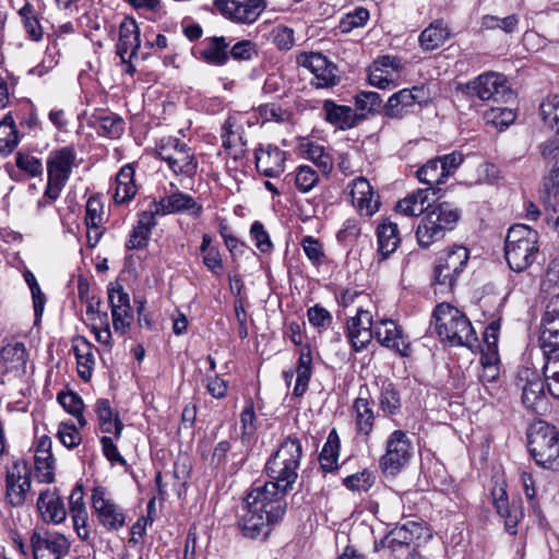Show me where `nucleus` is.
Listing matches in <instances>:
<instances>
[{
	"label": "nucleus",
	"instance_id": "obj_1",
	"mask_svg": "<svg viewBox=\"0 0 559 559\" xmlns=\"http://www.w3.org/2000/svg\"><path fill=\"white\" fill-rule=\"evenodd\" d=\"M288 492L270 480L252 488L243 499L242 513L238 520L243 537L267 538L286 514Z\"/></svg>",
	"mask_w": 559,
	"mask_h": 559
},
{
	"label": "nucleus",
	"instance_id": "obj_2",
	"mask_svg": "<svg viewBox=\"0 0 559 559\" xmlns=\"http://www.w3.org/2000/svg\"><path fill=\"white\" fill-rule=\"evenodd\" d=\"M431 324L442 342L452 346L472 347L477 342V335L468 318L448 302L436 306Z\"/></svg>",
	"mask_w": 559,
	"mask_h": 559
},
{
	"label": "nucleus",
	"instance_id": "obj_3",
	"mask_svg": "<svg viewBox=\"0 0 559 559\" xmlns=\"http://www.w3.org/2000/svg\"><path fill=\"white\" fill-rule=\"evenodd\" d=\"M302 457L301 442L297 437H287L267 460L264 471L270 481L293 490L298 478V468Z\"/></svg>",
	"mask_w": 559,
	"mask_h": 559
},
{
	"label": "nucleus",
	"instance_id": "obj_4",
	"mask_svg": "<svg viewBox=\"0 0 559 559\" xmlns=\"http://www.w3.org/2000/svg\"><path fill=\"white\" fill-rule=\"evenodd\" d=\"M538 233L527 225L516 224L509 228L504 245V255L509 267L514 272L528 269L538 255Z\"/></svg>",
	"mask_w": 559,
	"mask_h": 559
},
{
	"label": "nucleus",
	"instance_id": "obj_5",
	"mask_svg": "<svg viewBox=\"0 0 559 559\" xmlns=\"http://www.w3.org/2000/svg\"><path fill=\"white\" fill-rule=\"evenodd\" d=\"M461 217V211L452 203L440 202L427 205V212L421 217L416 237L420 247L427 248L441 240L445 233L452 230Z\"/></svg>",
	"mask_w": 559,
	"mask_h": 559
},
{
	"label": "nucleus",
	"instance_id": "obj_6",
	"mask_svg": "<svg viewBox=\"0 0 559 559\" xmlns=\"http://www.w3.org/2000/svg\"><path fill=\"white\" fill-rule=\"evenodd\" d=\"M527 448L538 466L559 471V430L539 421L527 433Z\"/></svg>",
	"mask_w": 559,
	"mask_h": 559
},
{
	"label": "nucleus",
	"instance_id": "obj_7",
	"mask_svg": "<svg viewBox=\"0 0 559 559\" xmlns=\"http://www.w3.org/2000/svg\"><path fill=\"white\" fill-rule=\"evenodd\" d=\"M540 154L552 165L544 177L540 197L547 211V221L559 230V139H550L539 146Z\"/></svg>",
	"mask_w": 559,
	"mask_h": 559
},
{
	"label": "nucleus",
	"instance_id": "obj_8",
	"mask_svg": "<svg viewBox=\"0 0 559 559\" xmlns=\"http://www.w3.org/2000/svg\"><path fill=\"white\" fill-rule=\"evenodd\" d=\"M156 155L165 162L175 176L193 178L199 163L192 148L178 138H162L156 145Z\"/></svg>",
	"mask_w": 559,
	"mask_h": 559
},
{
	"label": "nucleus",
	"instance_id": "obj_9",
	"mask_svg": "<svg viewBox=\"0 0 559 559\" xmlns=\"http://www.w3.org/2000/svg\"><path fill=\"white\" fill-rule=\"evenodd\" d=\"M456 91L468 98L477 97L484 102L495 103H507L513 96L506 76L497 72H485L474 80L460 83Z\"/></svg>",
	"mask_w": 559,
	"mask_h": 559
},
{
	"label": "nucleus",
	"instance_id": "obj_10",
	"mask_svg": "<svg viewBox=\"0 0 559 559\" xmlns=\"http://www.w3.org/2000/svg\"><path fill=\"white\" fill-rule=\"evenodd\" d=\"M469 258L467 248L453 246L443 250L436 261L433 269L435 284L440 290H451L459 275L463 272Z\"/></svg>",
	"mask_w": 559,
	"mask_h": 559
},
{
	"label": "nucleus",
	"instance_id": "obj_11",
	"mask_svg": "<svg viewBox=\"0 0 559 559\" xmlns=\"http://www.w3.org/2000/svg\"><path fill=\"white\" fill-rule=\"evenodd\" d=\"M463 160V155L457 152L438 156L423 165L416 176L420 182L427 185L426 189H429L432 194H437L441 191L439 186L456 171Z\"/></svg>",
	"mask_w": 559,
	"mask_h": 559
},
{
	"label": "nucleus",
	"instance_id": "obj_12",
	"mask_svg": "<svg viewBox=\"0 0 559 559\" xmlns=\"http://www.w3.org/2000/svg\"><path fill=\"white\" fill-rule=\"evenodd\" d=\"M412 442L403 430H394L385 442V452L379 460V467L386 476H395L411 461Z\"/></svg>",
	"mask_w": 559,
	"mask_h": 559
},
{
	"label": "nucleus",
	"instance_id": "obj_13",
	"mask_svg": "<svg viewBox=\"0 0 559 559\" xmlns=\"http://www.w3.org/2000/svg\"><path fill=\"white\" fill-rule=\"evenodd\" d=\"M32 489V478L26 461L17 460L5 472L4 501L11 508L25 506Z\"/></svg>",
	"mask_w": 559,
	"mask_h": 559
},
{
	"label": "nucleus",
	"instance_id": "obj_14",
	"mask_svg": "<svg viewBox=\"0 0 559 559\" xmlns=\"http://www.w3.org/2000/svg\"><path fill=\"white\" fill-rule=\"evenodd\" d=\"M29 542L34 559H62L71 546L66 535L44 527L35 528Z\"/></svg>",
	"mask_w": 559,
	"mask_h": 559
},
{
	"label": "nucleus",
	"instance_id": "obj_15",
	"mask_svg": "<svg viewBox=\"0 0 559 559\" xmlns=\"http://www.w3.org/2000/svg\"><path fill=\"white\" fill-rule=\"evenodd\" d=\"M297 62L313 74L311 84L318 88H329L340 82L337 67L321 52L301 53Z\"/></svg>",
	"mask_w": 559,
	"mask_h": 559
},
{
	"label": "nucleus",
	"instance_id": "obj_16",
	"mask_svg": "<svg viewBox=\"0 0 559 559\" xmlns=\"http://www.w3.org/2000/svg\"><path fill=\"white\" fill-rule=\"evenodd\" d=\"M214 7L227 19L239 24H252L266 9L265 0H215Z\"/></svg>",
	"mask_w": 559,
	"mask_h": 559
},
{
	"label": "nucleus",
	"instance_id": "obj_17",
	"mask_svg": "<svg viewBox=\"0 0 559 559\" xmlns=\"http://www.w3.org/2000/svg\"><path fill=\"white\" fill-rule=\"evenodd\" d=\"M92 507L97 514L99 523L108 531H118L124 525L123 511L106 497L104 487H95L92 491Z\"/></svg>",
	"mask_w": 559,
	"mask_h": 559
},
{
	"label": "nucleus",
	"instance_id": "obj_18",
	"mask_svg": "<svg viewBox=\"0 0 559 559\" xmlns=\"http://www.w3.org/2000/svg\"><path fill=\"white\" fill-rule=\"evenodd\" d=\"M346 336L353 350L357 353L371 343L374 336V328L369 311L359 308L357 313L347 320Z\"/></svg>",
	"mask_w": 559,
	"mask_h": 559
},
{
	"label": "nucleus",
	"instance_id": "obj_19",
	"mask_svg": "<svg viewBox=\"0 0 559 559\" xmlns=\"http://www.w3.org/2000/svg\"><path fill=\"white\" fill-rule=\"evenodd\" d=\"M255 166L265 177H280L285 170L286 153L273 144H260L254 152Z\"/></svg>",
	"mask_w": 559,
	"mask_h": 559
},
{
	"label": "nucleus",
	"instance_id": "obj_20",
	"mask_svg": "<svg viewBox=\"0 0 559 559\" xmlns=\"http://www.w3.org/2000/svg\"><path fill=\"white\" fill-rule=\"evenodd\" d=\"M423 102L424 87L403 88L389 97L383 114L388 118L402 119L415 104Z\"/></svg>",
	"mask_w": 559,
	"mask_h": 559
},
{
	"label": "nucleus",
	"instance_id": "obj_21",
	"mask_svg": "<svg viewBox=\"0 0 559 559\" xmlns=\"http://www.w3.org/2000/svg\"><path fill=\"white\" fill-rule=\"evenodd\" d=\"M374 337L384 347L393 349L402 357L411 354V344L403 330L392 320H382L374 326Z\"/></svg>",
	"mask_w": 559,
	"mask_h": 559
},
{
	"label": "nucleus",
	"instance_id": "obj_22",
	"mask_svg": "<svg viewBox=\"0 0 559 559\" xmlns=\"http://www.w3.org/2000/svg\"><path fill=\"white\" fill-rule=\"evenodd\" d=\"M324 119L340 130H349L366 119L365 114H358L349 106L338 105L331 99L323 102Z\"/></svg>",
	"mask_w": 559,
	"mask_h": 559
},
{
	"label": "nucleus",
	"instance_id": "obj_23",
	"mask_svg": "<svg viewBox=\"0 0 559 559\" xmlns=\"http://www.w3.org/2000/svg\"><path fill=\"white\" fill-rule=\"evenodd\" d=\"M228 48L229 40L225 36H210L202 40L194 55L210 66L224 67L228 62Z\"/></svg>",
	"mask_w": 559,
	"mask_h": 559
},
{
	"label": "nucleus",
	"instance_id": "obj_24",
	"mask_svg": "<svg viewBox=\"0 0 559 559\" xmlns=\"http://www.w3.org/2000/svg\"><path fill=\"white\" fill-rule=\"evenodd\" d=\"M352 412L357 437L368 443L376 421L373 403L368 399L358 396L354 400Z\"/></svg>",
	"mask_w": 559,
	"mask_h": 559
},
{
	"label": "nucleus",
	"instance_id": "obj_25",
	"mask_svg": "<svg viewBox=\"0 0 559 559\" xmlns=\"http://www.w3.org/2000/svg\"><path fill=\"white\" fill-rule=\"evenodd\" d=\"M492 496L495 508L498 514L504 520L506 531L511 535H515L518 533L516 526L524 516L522 501L518 499L510 503L502 488L498 491L495 490Z\"/></svg>",
	"mask_w": 559,
	"mask_h": 559
},
{
	"label": "nucleus",
	"instance_id": "obj_26",
	"mask_svg": "<svg viewBox=\"0 0 559 559\" xmlns=\"http://www.w3.org/2000/svg\"><path fill=\"white\" fill-rule=\"evenodd\" d=\"M35 472L40 483L51 484L55 480V457L51 452V439L43 436L35 448Z\"/></svg>",
	"mask_w": 559,
	"mask_h": 559
},
{
	"label": "nucleus",
	"instance_id": "obj_27",
	"mask_svg": "<svg viewBox=\"0 0 559 559\" xmlns=\"http://www.w3.org/2000/svg\"><path fill=\"white\" fill-rule=\"evenodd\" d=\"M140 48V31L134 20H124L119 27L117 55L123 63L130 61Z\"/></svg>",
	"mask_w": 559,
	"mask_h": 559
},
{
	"label": "nucleus",
	"instance_id": "obj_28",
	"mask_svg": "<svg viewBox=\"0 0 559 559\" xmlns=\"http://www.w3.org/2000/svg\"><path fill=\"white\" fill-rule=\"evenodd\" d=\"M158 206H160L162 214L189 213L198 218L203 213V206L193 197L181 191L160 199Z\"/></svg>",
	"mask_w": 559,
	"mask_h": 559
},
{
	"label": "nucleus",
	"instance_id": "obj_29",
	"mask_svg": "<svg viewBox=\"0 0 559 559\" xmlns=\"http://www.w3.org/2000/svg\"><path fill=\"white\" fill-rule=\"evenodd\" d=\"M75 159V151L66 146L50 153L47 160L48 177L51 180L67 181Z\"/></svg>",
	"mask_w": 559,
	"mask_h": 559
},
{
	"label": "nucleus",
	"instance_id": "obj_30",
	"mask_svg": "<svg viewBox=\"0 0 559 559\" xmlns=\"http://www.w3.org/2000/svg\"><path fill=\"white\" fill-rule=\"evenodd\" d=\"M350 195L353 203L366 216H372L379 210V201L374 199L371 185L364 177L353 180Z\"/></svg>",
	"mask_w": 559,
	"mask_h": 559
},
{
	"label": "nucleus",
	"instance_id": "obj_31",
	"mask_svg": "<svg viewBox=\"0 0 559 559\" xmlns=\"http://www.w3.org/2000/svg\"><path fill=\"white\" fill-rule=\"evenodd\" d=\"M83 485L76 484L69 496L70 513L74 530L82 540H87L90 531L87 528V510L83 501Z\"/></svg>",
	"mask_w": 559,
	"mask_h": 559
},
{
	"label": "nucleus",
	"instance_id": "obj_32",
	"mask_svg": "<svg viewBox=\"0 0 559 559\" xmlns=\"http://www.w3.org/2000/svg\"><path fill=\"white\" fill-rule=\"evenodd\" d=\"M37 508L46 523L59 524L66 520L67 510L62 499L49 489L39 493Z\"/></svg>",
	"mask_w": 559,
	"mask_h": 559
},
{
	"label": "nucleus",
	"instance_id": "obj_33",
	"mask_svg": "<svg viewBox=\"0 0 559 559\" xmlns=\"http://www.w3.org/2000/svg\"><path fill=\"white\" fill-rule=\"evenodd\" d=\"M100 429L105 433L114 432L115 439L119 440L123 430V423L121 421L119 414L111 407L109 400L98 399L94 405Z\"/></svg>",
	"mask_w": 559,
	"mask_h": 559
},
{
	"label": "nucleus",
	"instance_id": "obj_34",
	"mask_svg": "<svg viewBox=\"0 0 559 559\" xmlns=\"http://www.w3.org/2000/svg\"><path fill=\"white\" fill-rule=\"evenodd\" d=\"M134 167L132 164L122 166L116 176L114 200L117 204L130 202L136 194L134 183Z\"/></svg>",
	"mask_w": 559,
	"mask_h": 559
},
{
	"label": "nucleus",
	"instance_id": "obj_35",
	"mask_svg": "<svg viewBox=\"0 0 559 559\" xmlns=\"http://www.w3.org/2000/svg\"><path fill=\"white\" fill-rule=\"evenodd\" d=\"M539 346L543 356L559 357V320L543 316L540 324Z\"/></svg>",
	"mask_w": 559,
	"mask_h": 559
},
{
	"label": "nucleus",
	"instance_id": "obj_36",
	"mask_svg": "<svg viewBox=\"0 0 559 559\" xmlns=\"http://www.w3.org/2000/svg\"><path fill=\"white\" fill-rule=\"evenodd\" d=\"M377 238L378 253L381 260H384L397 249L401 242L397 224L390 221L381 223L377 228Z\"/></svg>",
	"mask_w": 559,
	"mask_h": 559
},
{
	"label": "nucleus",
	"instance_id": "obj_37",
	"mask_svg": "<svg viewBox=\"0 0 559 559\" xmlns=\"http://www.w3.org/2000/svg\"><path fill=\"white\" fill-rule=\"evenodd\" d=\"M340 437L336 429H332L319 455L322 472L332 473L338 468Z\"/></svg>",
	"mask_w": 559,
	"mask_h": 559
},
{
	"label": "nucleus",
	"instance_id": "obj_38",
	"mask_svg": "<svg viewBox=\"0 0 559 559\" xmlns=\"http://www.w3.org/2000/svg\"><path fill=\"white\" fill-rule=\"evenodd\" d=\"M378 403L384 416H395L401 412V394L392 381L385 380L381 383Z\"/></svg>",
	"mask_w": 559,
	"mask_h": 559
},
{
	"label": "nucleus",
	"instance_id": "obj_39",
	"mask_svg": "<svg viewBox=\"0 0 559 559\" xmlns=\"http://www.w3.org/2000/svg\"><path fill=\"white\" fill-rule=\"evenodd\" d=\"M545 386V380L538 376L533 374L532 379H526L522 392V403L527 409L537 412L539 406L544 404Z\"/></svg>",
	"mask_w": 559,
	"mask_h": 559
},
{
	"label": "nucleus",
	"instance_id": "obj_40",
	"mask_svg": "<svg viewBox=\"0 0 559 559\" xmlns=\"http://www.w3.org/2000/svg\"><path fill=\"white\" fill-rule=\"evenodd\" d=\"M450 33L442 21H435L419 35V44L424 50H435L442 46Z\"/></svg>",
	"mask_w": 559,
	"mask_h": 559
},
{
	"label": "nucleus",
	"instance_id": "obj_41",
	"mask_svg": "<svg viewBox=\"0 0 559 559\" xmlns=\"http://www.w3.org/2000/svg\"><path fill=\"white\" fill-rule=\"evenodd\" d=\"M124 120L114 112L95 117L97 133L109 139H119L124 132Z\"/></svg>",
	"mask_w": 559,
	"mask_h": 559
},
{
	"label": "nucleus",
	"instance_id": "obj_42",
	"mask_svg": "<svg viewBox=\"0 0 559 559\" xmlns=\"http://www.w3.org/2000/svg\"><path fill=\"white\" fill-rule=\"evenodd\" d=\"M429 189H418L400 200L396 204V211L406 216H416L427 212L425 203L428 201Z\"/></svg>",
	"mask_w": 559,
	"mask_h": 559
},
{
	"label": "nucleus",
	"instance_id": "obj_43",
	"mask_svg": "<svg viewBox=\"0 0 559 559\" xmlns=\"http://www.w3.org/2000/svg\"><path fill=\"white\" fill-rule=\"evenodd\" d=\"M26 356L25 345L21 342L7 344L0 349V359L5 365L7 371L24 370Z\"/></svg>",
	"mask_w": 559,
	"mask_h": 559
},
{
	"label": "nucleus",
	"instance_id": "obj_44",
	"mask_svg": "<svg viewBox=\"0 0 559 559\" xmlns=\"http://www.w3.org/2000/svg\"><path fill=\"white\" fill-rule=\"evenodd\" d=\"M285 179L289 182L294 181L301 193H307L319 182V175L312 167L301 165L294 173L286 175Z\"/></svg>",
	"mask_w": 559,
	"mask_h": 559
},
{
	"label": "nucleus",
	"instance_id": "obj_45",
	"mask_svg": "<svg viewBox=\"0 0 559 559\" xmlns=\"http://www.w3.org/2000/svg\"><path fill=\"white\" fill-rule=\"evenodd\" d=\"M19 144L17 131L11 116L0 121V154H10Z\"/></svg>",
	"mask_w": 559,
	"mask_h": 559
},
{
	"label": "nucleus",
	"instance_id": "obj_46",
	"mask_svg": "<svg viewBox=\"0 0 559 559\" xmlns=\"http://www.w3.org/2000/svg\"><path fill=\"white\" fill-rule=\"evenodd\" d=\"M544 359L543 374L546 381L545 384L549 394L559 400V356L555 358L552 355H545Z\"/></svg>",
	"mask_w": 559,
	"mask_h": 559
},
{
	"label": "nucleus",
	"instance_id": "obj_47",
	"mask_svg": "<svg viewBox=\"0 0 559 559\" xmlns=\"http://www.w3.org/2000/svg\"><path fill=\"white\" fill-rule=\"evenodd\" d=\"M424 527L415 521H407L402 525L395 526L391 531V539L404 543L407 546L415 539L421 538Z\"/></svg>",
	"mask_w": 559,
	"mask_h": 559
},
{
	"label": "nucleus",
	"instance_id": "obj_48",
	"mask_svg": "<svg viewBox=\"0 0 559 559\" xmlns=\"http://www.w3.org/2000/svg\"><path fill=\"white\" fill-rule=\"evenodd\" d=\"M23 275H24V280L27 283V285L31 289V293H32L35 323H37L40 321L41 316L44 313L46 296L40 290L37 280L31 271H28V270L25 271Z\"/></svg>",
	"mask_w": 559,
	"mask_h": 559
},
{
	"label": "nucleus",
	"instance_id": "obj_49",
	"mask_svg": "<svg viewBox=\"0 0 559 559\" xmlns=\"http://www.w3.org/2000/svg\"><path fill=\"white\" fill-rule=\"evenodd\" d=\"M544 122L559 133V95H551L540 104Z\"/></svg>",
	"mask_w": 559,
	"mask_h": 559
},
{
	"label": "nucleus",
	"instance_id": "obj_50",
	"mask_svg": "<svg viewBox=\"0 0 559 559\" xmlns=\"http://www.w3.org/2000/svg\"><path fill=\"white\" fill-rule=\"evenodd\" d=\"M255 57H258V48L253 41L242 39L234 45L229 44L228 60L231 58L236 61H249Z\"/></svg>",
	"mask_w": 559,
	"mask_h": 559
},
{
	"label": "nucleus",
	"instance_id": "obj_51",
	"mask_svg": "<svg viewBox=\"0 0 559 559\" xmlns=\"http://www.w3.org/2000/svg\"><path fill=\"white\" fill-rule=\"evenodd\" d=\"M515 112L507 107H492L484 116L487 123L498 129L509 127L515 120Z\"/></svg>",
	"mask_w": 559,
	"mask_h": 559
},
{
	"label": "nucleus",
	"instance_id": "obj_52",
	"mask_svg": "<svg viewBox=\"0 0 559 559\" xmlns=\"http://www.w3.org/2000/svg\"><path fill=\"white\" fill-rule=\"evenodd\" d=\"M373 484L374 476L367 469L348 475L343 479V485L352 491H368Z\"/></svg>",
	"mask_w": 559,
	"mask_h": 559
},
{
	"label": "nucleus",
	"instance_id": "obj_53",
	"mask_svg": "<svg viewBox=\"0 0 559 559\" xmlns=\"http://www.w3.org/2000/svg\"><path fill=\"white\" fill-rule=\"evenodd\" d=\"M355 105L358 114H371L382 106V99L376 92H360L355 96Z\"/></svg>",
	"mask_w": 559,
	"mask_h": 559
},
{
	"label": "nucleus",
	"instance_id": "obj_54",
	"mask_svg": "<svg viewBox=\"0 0 559 559\" xmlns=\"http://www.w3.org/2000/svg\"><path fill=\"white\" fill-rule=\"evenodd\" d=\"M369 20V11L362 7L356 8L353 12L347 13L340 22L342 33H349L354 28L362 27Z\"/></svg>",
	"mask_w": 559,
	"mask_h": 559
},
{
	"label": "nucleus",
	"instance_id": "obj_55",
	"mask_svg": "<svg viewBox=\"0 0 559 559\" xmlns=\"http://www.w3.org/2000/svg\"><path fill=\"white\" fill-rule=\"evenodd\" d=\"M108 300L111 311L122 309L129 310L131 308L129 294L124 292L123 287L119 283H116L115 285L110 284L108 286Z\"/></svg>",
	"mask_w": 559,
	"mask_h": 559
},
{
	"label": "nucleus",
	"instance_id": "obj_56",
	"mask_svg": "<svg viewBox=\"0 0 559 559\" xmlns=\"http://www.w3.org/2000/svg\"><path fill=\"white\" fill-rule=\"evenodd\" d=\"M307 317L312 326L319 331L326 330L332 323V314L322 306L314 305L307 311Z\"/></svg>",
	"mask_w": 559,
	"mask_h": 559
},
{
	"label": "nucleus",
	"instance_id": "obj_57",
	"mask_svg": "<svg viewBox=\"0 0 559 559\" xmlns=\"http://www.w3.org/2000/svg\"><path fill=\"white\" fill-rule=\"evenodd\" d=\"M85 225L97 227L104 224V210L103 203L98 198L91 197L86 202Z\"/></svg>",
	"mask_w": 559,
	"mask_h": 559
},
{
	"label": "nucleus",
	"instance_id": "obj_58",
	"mask_svg": "<svg viewBox=\"0 0 559 559\" xmlns=\"http://www.w3.org/2000/svg\"><path fill=\"white\" fill-rule=\"evenodd\" d=\"M57 401L71 415H80V412H84L82 397L73 391L58 393Z\"/></svg>",
	"mask_w": 559,
	"mask_h": 559
},
{
	"label": "nucleus",
	"instance_id": "obj_59",
	"mask_svg": "<svg viewBox=\"0 0 559 559\" xmlns=\"http://www.w3.org/2000/svg\"><path fill=\"white\" fill-rule=\"evenodd\" d=\"M58 439L68 449H73L81 443V435L73 424L61 423L59 425Z\"/></svg>",
	"mask_w": 559,
	"mask_h": 559
},
{
	"label": "nucleus",
	"instance_id": "obj_60",
	"mask_svg": "<svg viewBox=\"0 0 559 559\" xmlns=\"http://www.w3.org/2000/svg\"><path fill=\"white\" fill-rule=\"evenodd\" d=\"M250 235L255 247L262 252L267 253L272 250L273 245L267 231L261 222L255 221L250 227Z\"/></svg>",
	"mask_w": 559,
	"mask_h": 559
},
{
	"label": "nucleus",
	"instance_id": "obj_61",
	"mask_svg": "<svg viewBox=\"0 0 559 559\" xmlns=\"http://www.w3.org/2000/svg\"><path fill=\"white\" fill-rule=\"evenodd\" d=\"M16 167L32 177H35L43 171V165L37 157L19 152L15 157Z\"/></svg>",
	"mask_w": 559,
	"mask_h": 559
},
{
	"label": "nucleus",
	"instance_id": "obj_62",
	"mask_svg": "<svg viewBox=\"0 0 559 559\" xmlns=\"http://www.w3.org/2000/svg\"><path fill=\"white\" fill-rule=\"evenodd\" d=\"M255 412L254 403L251 397L246 400V405L240 414L241 433L242 437L251 436L255 431Z\"/></svg>",
	"mask_w": 559,
	"mask_h": 559
},
{
	"label": "nucleus",
	"instance_id": "obj_63",
	"mask_svg": "<svg viewBox=\"0 0 559 559\" xmlns=\"http://www.w3.org/2000/svg\"><path fill=\"white\" fill-rule=\"evenodd\" d=\"M301 246L307 258L313 264H321L324 253L318 239L313 238L312 236H306L301 241Z\"/></svg>",
	"mask_w": 559,
	"mask_h": 559
},
{
	"label": "nucleus",
	"instance_id": "obj_64",
	"mask_svg": "<svg viewBox=\"0 0 559 559\" xmlns=\"http://www.w3.org/2000/svg\"><path fill=\"white\" fill-rule=\"evenodd\" d=\"M273 44L280 50H289L294 46V31L286 26H277L272 32Z\"/></svg>",
	"mask_w": 559,
	"mask_h": 559
}]
</instances>
